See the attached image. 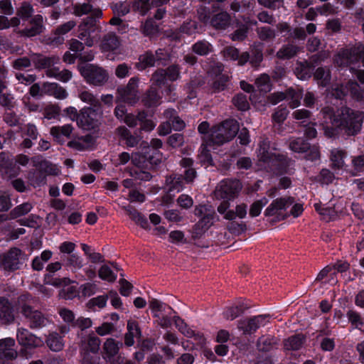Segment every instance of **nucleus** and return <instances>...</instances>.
I'll list each match as a JSON object with an SVG mask.
<instances>
[{
    "label": "nucleus",
    "instance_id": "obj_56",
    "mask_svg": "<svg viewBox=\"0 0 364 364\" xmlns=\"http://www.w3.org/2000/svg\"><path fill=\"white\" fill-rule=\"evenodd\" d=\"M79 291L76 286H65L59 292V296L65 300H72L79 296Z\"/></svg>",
    "mask_w": 364,
    "mask_h": 364
},
{
    "label": "nucleus",
    "instance_id": "obj_12",
    "mask_svg": "<svg viewBox=\"0 0 364 364\" xmlns=\"http://www.w3.org/2000/svg\"><path fill=\"white\" fill-rule=\"evenodd\" d=\"M97 113L90 107H85L80 111L77 127L85 131H91L99 127Z\"/></svg>",
    "mask_w": 364,
    "mask_h": 364
},
{
    "label": "nucleus",
    "instance_id": "obj_13",
    "mask_svg": "<svg viewBox=\"0 0 364 364\" xmlns=\"http://www.w3.org/2000/svg\"><path fill=\"white\" fill-rule=\"evenodd\" d=\"M138 83L139 78L137 77H133L129 79L126 86L117 89L120 99L124 102L134 105L138 102Z\"/></svg>",
    "mask_w": 364,
    "mask_h": 364
},
{
    "label": "nucleus",
    "instance_id": "obj_23",
    "mask_svg": "<svg viewBox=\"0 0 364 364\" xmlns=\"http://www.w3.org/2000/svg\"><path fill=\"white\" fill-rule=\"evenodd\" d=\"M0 166L1 171L9 178L15 177L18 174L19 167L16 164V161L14 159L7 157L5 159L2 156H0Z\"/></svg>",
    "mask_w": 364,
    "mask_h": 364
},
{
    "label": "nucleus",
    "instance_id": "obj_27",
    "mask_svg": "<svg viewBox=\"0 0 364 364\" xmlns=\"http://www.w3.org/2000/svg\"><path fill=\"white\" fill-rule=\"evenodd\" d=\"M219 127L229 141H231L239 132V124L235 119H226Z\"/></svg>",
    "mask_w": 364,
    "mask_h": 364
},
{
    "label": "nucleus",
    "instance_id": "obj_37",
    "mask_svg": "<svg viewBox=\"0 0 364 364\" xmlns=\"http://www.w3.org/2000/svg\"><path fill=\"white\" fill-rule=\"evenodd\" d=\"M312 75L315 80H317L318 83L323 87L327 86L331 80V71L323 67H318L314 69Z\"/></svg>",
    "mask_w": 364,
    "mask_h": 364
},
{
    "label": "nucleus",
    "instance_id": "obj_43",
    "mask_svg": "<svg viewBox=\"0 0 364 364\" xmlns=\"http://www.w3.org/2000/svg\"><path fill=\"white\" fill-rule=\"evenodd\" d=\"M132 10L141 16H146L152 9L151 0H135L132 4Z\"/></svg>",
    "mask_w": 364,
    "mask_h": 364
},
{
    "label": "nucleus",
    "instance_id": "obj_38",
    "mask_svg": "<svg viewBox=\"0 0 364 364\" xmlns=\"http://www.w3.org/2000/svg\"><path fill=\"white\" fill-rule=\"evenodd\" d=\"M298 46L293 44L284 45L277 52V57L281 60H289L297 55Z\"/></svg>",
    "mask_w": 364,
    "mask_h": 364
},
{
    "label": "nucleus",
    "instance_id": "obj_39",
    "mask_svg": "<svg viewBox=\"0 0 364 364\" xmlns=\"http://www.w3.org/2000/svg\"><path fill=\"white\" fill-rule=\"evenodd\" d=\"M28 180L33 187L37 188L46 184L47 177L38 167L34 171L29 173Z\"/></svg>",
    "mask_w": 364,
    "mask_h": 364
},
{
    "label": "nucleus",
    "instance_id": "obj_22",
    "mask_svg": "<svg viewBox=\"0 0 364 364\" xmlns=\"http://www.w3.org/2000/svg\"><path fill=\"white\" fill-rule=\"evenodd\" d=\"M315 69V65L311 61L304 60L299 61L294 69V73L296 77L302 80H309Z\"/></svg>",
    "mask_w": 364,
    "mask_h": 364
},
{
    "label": "nucleus",
    "instance_id": "obj_54",
    "mask_svg": "<svg viewBox=\"0 0 364 364\" xmlns=\"http://www.w3.org/2000/svg\"><path fill=\"white\" fill-rule=\"evenodd\" d=\"M20 311L26 318H45L41 311L34 309L31 306L26 304L21 306Z\"/></svg>",
    "mask_w": 364,
    "mask_h": 364
},
{
    "label": "nucleus",
    "instance_id": "obj_26",
    "mask_svg": "<svg viewBox=\"0 0 364 364\" xmlns=\"http://www.w3.org/2000/svg\"><path fill=\"white\" fill-rule=\"evenodd\" d=\"M155 65H156L154 62L153 52L147 50L139 56L138 62L135 63L134 68L139 71H143Z\"/></svg>",
    "mask_w": 364,
    "mask_h": 364
},
{
    "label": "nucleus",
    "instance_id": "obj_41",
    "mask_svg": "<svg viewBox=\"0 0 364 364\" xmlns=\"http://www.w3.org/2000/svg\"><path fill=\"white\" fill-rule=\"evenodd\" d=\"M259 327L257 320H240L237 328L245 335L254 333Z\"/></svg>",
    "mask_w": 364,
    "mask_h": 364
},
{
    "label": "nucleus",
    "instance_id": "obj_61",
    "mask_svg": "<svg viewBox=\"0 0 364 364\" xmlns=\"http://www.w3.org/2000/svg\"><path fill=\"white\" fill-rule=\"evenodd\" d=\"M230 80V77L225 74L215 77L213 83V88L215 92H219L225 90L228 87V82Z\"/></svg>",
    "mask_w": 364,
    "mask_h": 364
},
{
    "label": "nucleus",
    "instance_id": "obj_34",
    "mask_svg": "<svg viewBox=\"0 0 364 364\" xmlns=\"http://www.w3.org/2000/svg\"><path fill=\"white\" fill-rule=\"evenodd\" d=\"M303 334H296L284 341V348L286 350H297L301 348L305 341Z\"/></svg>",
    "mask_w": 364,
    "mask_h": 364
},
{
    "label": "nucleus",
    "instance_id": "obj_16",
    "mask_svg": "<svg viewBox=\"0 0 364 364\" xmlns=\"http://www.w3.org/2000/svg\"><path fill=\"white\" fill-rule=\"evenodd\" d=\"M31 60L35 68L38 70L48 69L60 63V58L55 55L49 56L44 55L42 53H33L31 54Z\"/></svg>",
    "mask_w": 364,
    "mask_h": 364
},
{
    "label": "nucleus",
    "instance_id": "obj_8",
    "mask_svg": "<svg viewBox=\"0 0 364 364\" xmlns=\"http://www.w3.org/2000/svg\"><path fill=\"white\" fill-rule=\"evenodd\" d=\"M17 340L18 343L23 346L19 354L22 357L28 359L32 355L31 349L38 347L41 344V341L26 328H18L17 333Z\"/></svg>",
    "mask_w": 364,
    "mask_h": 364
},
{
    "label": "nucleus",
    "instance_id": "obj_60",
    "mask_svg": "<svg viewBox=\"0 0 364 364\" xmlns=\"http://www.w3.org/2000/svg\"><path fill=\"white\" fill-rule=\"evenodd\" d=\"M100 278L107 282H114L117 279V274L106 264L102 265L98 272Z\"/></svg>",
    "mask_w": 364,
    "mask_h": 364
},
{
    "label": "nucleus",
    "instance_id": "obj_32",
    "mask_svg": "<svg viewBox=\"0 0 364 364\" xmlns=\"http://www.w3.org/2000/svg\"><path fill=\"white\" fill-rule=\"evenodd\" d=\"M117 132L121 141H124L127 146L134 147L138 144L139 141L138 137L132 135L131 132L126 127H119L117 129Z\"/></svg>",
    "mask_w": 364,
    "mask_h": 364
},
{
    "label": "nucleus",
    "instance_id": "obj_47",
    "mask_svg": "<svg viewBox=\"0 0 364 364\" xmlns=\"http://www.w3.org/2000/svg\"><path fill=\"white\" fill-rule=\"evenodd\" d=\"M234 106L240 111L245 112L250 109V104L245 94L240 92L235 95L232 100Z\"/></svg>",
    "mask_w": 364,
    "mask_h": 364
},
{
    "label": "nucleus",
    "instance_id": "obj_31",
    "mask_svg": "<svg viewBox=\"0 0 364 364\" xmlns=\"http://www.w3.org/2000/svg\"><path fill=\"white\" fill-rule=\"evenodd\" d=\"M279 341L273 336L260 337L257 341V348L259 351L268 352L275 348L278 345Z\"/></svg>",
    "mask_w": 364,
    "mask_h": 364
},
{
    "label": "nucleus",
    "instance_id": "obj_63",
    "mask_svg": "<svg viewBox=\"0 0 364 364\" xmlns=\"http://www.w3.org/2000/svg\"><path fill=\"white\" fill-rule=\"evenodd\" d=\"M176 327L184 336L191 338L195 336V331L184 321V320H174Z\"/></svg>",
    "mask_w": 364,
    "mask_h": 364
},
{
    "label": "nucleus",
    "instance_id": "obj_4",
    "mask_svg": "<svg viewBox=\"0 0 364 364\" xmlns=\"http://www.w3.org/2000/svg\"><path fill=\"white\" fill-rule=\"evenodd\" d=\"M260 161L267 164L271 170L278 176L289 173L293 161L287 154H277L264 149L260 154Z\"/></svg>",
    "mask_w": 364,
    "mask_h": 364
},
{
    "label": "nucleus",
    "instance_id": "obj_52",
    "mask_svg": "<svg viewBox=\"0 0 364 364\" xmlns=\"http://www.w3.org/2000/svg\"><path fill=\"white\" fill-rule=\"evenodd\" d=\"M39 168L43 171V173L47 176H58L60 170L57 167L55 164H53L50 161L44 160L39 163L38 166Z\"/></svg>",
    "mask_w": 364,
    "mask_h": 364
},
{
    "label": "nucleus",
    "instance_id": "obj_59",
    "mask_svg": "<svg viewBox=\"0 0 364 364\" xmlns=\"http://www.w3.org/2000/svg\"><path fill=\"white\" fill-rule=\"evenodd\" d=\"M65 265L68 267H74L75 269H80L83 266L82 259L77 254L69 255L65 259H63Z\"/></svg>",
    "mask_w": 364,
    "mask_h": 364
},
{
    "label": "nucleus",
    "instance_id": "obj_1",
    "mask_svg": "<svg viewBox=\"0 0 364 364\" xmlns=\"http://www.w3.org/2000/svg\"><path fill=\"white\" fill-rule=\"evenodd\" d=\"M323 121L321 124L324 136L328 139L338 138L343 132L348 136H355L362 127L363 113L347 106L336 111L330 106L321 110Z\"/></svg>",
    "mask_w": 364,
    "mask_h": 364
},
{
    "label": "nucleus",
    "instance_id": "obj_18",
    "mask_svg": "<svg viewBox=\"0 0 364 364\" xmlns=\"http://www.w3.org/2000/svg\"><path fill=\"white\" fill-rule=\"evenodd\" d=\"M43 21V19L41 15L34 16L30 20L31 27L25 28L20 31L21 36L31 38L40 35L44 29Z\"/></svg>",
    "mask_w": 364,
    "mask_h": 364
},
{
    "label": "nucleus",
    "instance_id": "obj_46",
    "mask_svg": "<svg viewBox=\"0 0 364 364\" xmlns=\"http://www.w3.org/2000/svg\"><path fill=\"white\" fill-rule=\"evenodd\" d=\"M249 31L245 25L237 21L236 29L230 34V38L233 41H242L247 38Z\"/></svg>",
    "mask_w": 364,
    "mask_h": 364
},
{
    "label": "nucleus",
    "instance_id": "obj_7",
    "mask_svg": "<svg viewBox=\"0 0 364 364\" xmlns=\"http://www.w3.org/2000/svg\"><path fill=\"white\" fill-rule=\"evenodd\" d=\"M294 198L286 196L277 198L272 200L269 205L265 209L264 215L265 217L275 216L276 221L286 220L289 215L282 213L281 210H286L290 205L294 203Z\"/></svg>",
    "mask_w": 364,
    "mask_h": 364
},
{
    "label": "nucleus",
    "instance_id": "obj_10",
    "mask_svg": "<svg viewBox=\"0 0 364 364\" xmlns=\"http://www.w3.org/2000/svg\"><path fill=\"white\" fill-rule=\"evenodd\" d=\"M303 97L301 90H295L292 87L288 88L285 92H278L271 94L269 100L272 105L285 100L288 102L291 109L298 107L301 105V100Z\"/></svg>",
    "mask_w": 364,
    "mask_h": 364
},
{
    "label": "nucleus",
    "instance_id": "obj_44",
    "mask_svg": "<svg viewBox=\"0 0 364 364\" xmlns=\"http://www.w3.org/2000/svg\"><path fill=\"white\" fill-rule=\"evenodd\" d=\"M0 318H15L13 306L7 298L0 296Z\"/></svg>",
    "mask_w": 364,
    "mask_h": 364
},
{
    "label": "nucleus",
    "instance_id": "obj_5",
    "mask_svg": "<svg viewBox=\"0 0 364 364\" xmlns=\"http://www.w3.org/2000/svg\"><path fill=\"white\" fill-rule=\"evenodd\" d=\"M252 305L250 301L240 298L231 306L227 307L223 311L224 318H237L242 316L243 318H271L273 314H262L258 315L249 316L251 313Z\"/></svg>",
    "mask_w": 364,
    "mask_h": 364
},
{
    "label": "nucleus",
    "instance_id": "obj_9",
    "mask_svg": "<svg viewBox=\"0 0 364 364\" xmlns=\"http://www.w3.org/2000/svg\"><path fill=\"white\" fill-rule=\"evenodd\" d=\"M290 149L296 153L305 154V159L314 161L320 158V151L316 145H311L307 139L298 137L290 142Z\"/></svg>",
    "mask_w": 364,
    "mask_h": 364
},
{
    "label": "nucleus",
    "instance_id": "obj_6",
    "mask_svg": "<svg viewBox=\"0 0 364 364\" xmlns=\"http://www.w3.org/2000/svg\"><path fill=\"white\" fill-rule=\"evenodd\" d=\"M80 75L85 81L95 86H102L108 80L107 72L101 67L93 64H86L78 68Z\"/></svg>",
    "mask_w": 364,
    "mask_h": 364
},
{
    "label": "nucleus",
    "instance_id": "obj_49",
    "mask_svg": "<svg viewBox=\"0 0 364 364\" xmlns=\"http://www.w3.org/2000/svg\"><path fill=\"white\" fill-rule=\"evenodd\" d=\"M107 299L108 296L105 294L92 298L87 303V307L90 311H95L96 308L102 309L106 306Z\"/></svg>",
    "mask_w": 364,
    "mask_h": 364
},
{
    "label": "nucleus",
    "instance_id": "obj_29",
    "mask_svg": "<svg viewBox=\"0 0 364 364\" xmlns=\"http://www.w3.org/2000/svg\"><path fill=\"white\" fill-rule=\"evenodd\" d=\"M73 127L71 124H67L63 126H55L50 129V134L58 141H63V137L69 138Z\"/></svg>",
    "mask_w": 364,
    "mask_h": 364
},
{
    "label": "nucleus",
    "instance_id": "obj_11",
    "mask_svg": "<svg viewBox=\"0 0 364 364\" xmlns=\"http://www.w3.org/2000/svg\"><path fill=\"white\" fill-rule=\"evenodd\" d=\"M149 308L154 318H181L169 305L155 298L149 297Z\"/></svg>",
    "mask_w": 364,
    "mask_h": 364
},
{
    "label": "nucleus",
    "instance_id": "obj_28",
    "mask_svg": "<svg viewBox=\"0 0 364 364\" xmlns=\"http://www.w3.org/2000/svg\"><path fill=\"white\" fill-rule=\"evenodd\" d=\"M123 346V343L120 341H117L112 338H107L103 344V353L109 358H112L117 355L119 349Z\"/></svg>",
    "mask_w": 364,
    "mask_h": 364
},
{
    "label": "nucleus",
    "instance_id": "obj_35",
    "mask_svg": "<svg viewBox=\"0 0 364 364\" xmlns=\"http://www.w3.org/2000/svg\"><path fill=\"white\" fill-rule=\"evenodd\" d=\"M119 40L114 33H108L103 37L102 41V48L105 51H114L119 46Z\"/></svg>",
    "mask_w": 364,
    "mask_h": 364
},
{
    "label": "nucleus",
    "instance_id": "obj_51",
    "mask_svg": "<svg viewBox=\"0 0 364 364\" xmlns=\"http://www.w3.org/2000/svg\"><path fill=\"white\" fill-rule=\"evenodd\" d=\"M269 200L266 197H263L259 200L253 202L250 208L249 214L250 217L255 218L260 215L262 208L268 203Z\"/></svg>",
    "mask_w": 364,
    "mask_h": 364
},
{
    "label": "nucleus",
    "instance_id": "obj_48",
    "mask_svg": "<svg viewBox=\"0 0 364 364\" xmlns=\"http://www.w3.org/2000/svg\"><path fill=\"white\" fill-rule=\"evenodd\" d=\"M346 152L343 150L333 149L331 153V161L332 162V168L340 169L343 166L344 158Z\"/></svg>",
    "mask_w": 364,
    "mask_h": 364
},
{
    "label": "nucleus",
    "instance_id": "obj_36",
    "mask_svg": "<svg viewBox=\"0 0 364 364\" xmlns=\"http://www.w3.org/2000/svg\"><path fill=\"white\" fill-rule=\"evenodd\" d=\"M255 6L254 0H233L230 9L234 12H248L252 11Z\"/></svg>",
    "mask_w": 364,
    "mask_h": 364
},
{
    "label": "nucleus",
    "instance_id": "obj_20",
    "mask_svg": "<svg viewBox=\"0 0 364 364\" xmlns=\"http://www.w3.org/2000/svg\"><path fill=\"white\" fill-rule=\"evenodd\" d=\"M15 341L11 338H6L0 340V360L11 359L14 360L18 357V353L14 347Z\"/></svg>",
    "mask_w": 364,
    "mask_h": 364
},
{
    "label": "nucleus",
    "instance_id": "obj_17",
    "mask_svg": "<svg viewBox=\"0 0 364 364\" xmlns=\"http://www.w3.org/2000/svg\"><path fill=\"white\" fill-rule=\"evenodd\" d=\"M358 87V83L352 80L346 84H335L331 87V95L337 100H343L349 92L355 94Z\"/></svg>",
    "mask_w": 364,
    "mask_h": 364
},
{
    "label": "nucleus",
    "instance_id": "obj_40",
    "mask_svg": "<svg viewBox=\"0 0 364 364\" xmlns=\"http://www.w3.org/2000/svg\"><path fill=\"white\" fill-rule=\"evenodd\" d=\"M46 75L50 77H55L63 82H68L73 76L72 72L69 70L64 69L60 71L59 68L55 67L47 70Z\"/></svg>",
    "mask_w": 364,
    "mask_h": 364
},
{
    "label": "nucleus",
    "instance_id": "obj_53",
    "mask_svg": "<svg viewBox=\"0 0 364 364\" xmlns=\"http://www.w3.org/2000/svg\"><path fill=\"white\" fill-rule=\"evenodd\" d=\"M192 50L199 55H207L212 51V46L207 41H198L192 46Z\"/></svg>",
    "mask_w": 364,
    "mask_h": 364
},
{
    "label": "nucleus",
    "instance_id": "obj_64",
    "mask_svg": "<svg viewBox=\"0 0 364 364\" xmlns=\"http://www.w3.org/2000/svg\"><path fill=\"white\" fill-rule=\"evenodd\" d=\"M31 56L29 58L28 57H21L18 58L16 60H14L12 63V67L17 70H23L24 69H26L31 65Z\"/></svg>",
    "mask_w": 364,
    "mask_h": 364
},
{
    "label": "nucleus",
    "instance_id": "obj_30",
    "mask_svg": "<svg viewBox=\"0 0 364 364\" xmlns=\"http://www.w3.org/2000/svg\"><path fill=\"white\" fill-rule=\"evenodd\" d=\"M206 137V144L208 146H220L230 141L228 139H226V136L223 132H221V128L220 127H218L215 130H211L210 134Z\"/></svg>",
    "mask_w": 364,
    "mask_h": 364
},
{
    "label": "nucleus",
    "instance_id": "obj_3",
    "mask_svg": "<svg viewBox=\"0 0 364 364\" xmlns=\"http://www.w3.org/2000/svg\"><path fill=\"white\" fill-rule=\"evenodd\" d=\"M163 145L160 139L154 138L151 140L150 144L144 146L141 152L132 156L134 164L139 166L141 164H149L154 168L162 161V153L159 150Z\"/></svg>",
    "mask_w": 364,
    "mask_h": 364
},
{
    "label": "nucleus",
    "instance_id": "obj_24",
    "mask_svg": "<svg viewBox=\"0 0 364 364\" xmlns=\"http://www.w3.org/2000/svg\"><path fill=\"white\" fill-rule=\"evenodd\" d=\"M230 16L226 11H221L212 16L210 25L216 29H225L230 23Z\"/></svg>",
    "mask_w": 364,
    "mask_h": 364
},
{
    "label": "nucleus",
    "instance_id": "obj_25",
    "mask_svg": "<svg viewBox=\"0 0 364 364\" xmlns=\"http://www.w3.org/2000/svg\"><path fill=\"white\" fill-rule=\"evenodd\" d=\"M45 93L53 95L55 98L63 100L68 96L67 91L56 82H45L43 85Z\"/></svg>",
    "mask_w": 364,
    "mask_h": 364
},
{
    "label": "nucleus",
    "instance_id": "obj_14",
    "mask_svg": "<svg viewBox=\"0 0 364 364\" xmlns=\"http://www.w3.org/2000/svg\"><path fill=\"white\" fill-rule=\"evenodd\" d=\"M22 251L18 247H12L7 252L0 255V262L6 270L15 271L21 265L20 257Z\"/></svg>",
    "mask_w": 364,
    "mask_h": 364
},
{
    "label": "nucleus",
    "instance_id": "obj_55",
    "mask_svg": "<svg viewBox=\"0 0 364 364\" xmlns=\"http://www.w3.org/2000/svg\"><path fill=\"white\" fill-rule=\"evenodd\" d=\"M230 207V203L228 200H224L218 206L217 210L221 214L224 215V218L228 220H232L235 219V213L232 210H228Z\"/></svg>",
    "mask_w": 364,
    "mask_h": 364
},
{
    "label": "nucleus",
    "instance_id": "obj_2",
    "mask_svg": "<svg viewBox=\"0 0 364 364\" xmlns=\"http://www.w3.org/2000/svg\"><path fill=\"white\" fill-rule=\"evenodd\" d=\"M224 58L227 60L237 62L239 66H243L249 63L252 68H258L263 60L262 48L259 46H254L248 51L240 52L234 46H227L223 50Z\"/></svg>",
    "mask_w": 364,
    "mask_h": 364
},
{
    "label": "nucleus",
    "instance_id": "obj_57",
    "mask_svg": "<svg viewBox=\"0 0 364 364\" xmlns=\"http://www.w3.org/2000/svg\"><path fill=\"white\" fill-rule=\"evenodd\" d=\"M289 110L284 104L280 105L272 114V120L278 124L282 123L289 114Z\"/></svg>",
    "mask_w": 364,
    "mask_h": 364
},
{
    "label": "nucleus",
    "instance_id": "obj_50",
    "mask_svg": "<svg viewBox=\"0 0 364 364\" xmlns=\"http://www.w3.org/2000/svg\"><path fill=\"white\" fill-rule=\"evenodd\" d=\"M46 343L51 350L56 352L62 350L64 346L62 338L57 333L50 334Z\"/></svg>",
    "mask_w": 364,
    "mask_h": 364
},
{
    "label": "nucleus",
    "instance_id": "obj_45",
    "mask_svg": "<svg viewBox=\"0 0 364 364\" xmlns=\"http://www.w3.org/2000/svg\"><path fill=\"white\" fill-rule=\"evenodd\" d=\"M31 209L32 205L30 203H23L18 205L9 212V220H14L19 217L26 215L31 210Z\"/></svg>",
    "mask_w": 364,
    "mask_h": 364
},
{
    "label": "nucleus",
    "instance_id": "obj_21",
    "mask_svg": "<svg viewBox=\"0 0 364 364\" xmlns=\"http://www.w3.org/2000/svg\"><path fill=\"white\" fill-rule=\"evenodd\" d=\"M215 213L204 215L193 226L194 237L198 238L208 230L214 223Z\"/></svg>",
    "mask_w": 364,
    "mask_h": 364
},
{
    "label": "nucleus",
    "instance_id": "obj_58",
    "mask_svg": "<svg viewBox=\"0 0 364 364\" xmlns=\"http://www.w3.org/2000/svg\"><path fill=\"white\" fill-rule=\"evenodd\" d=\"M33 11V6L29 3L24 1L17 9L16 15L22 20L26 21L31 17Z\"/></svg>",
    "mask_w": 364,
    "mask_h": 364
},
{
    "label": "nucleus",
    "instance_id": "obj_19",
    "mask_svg": "<svg viewBox=\"0 0 364 364\" xmlns=\"http://www.w3.org/2000/svg\"><path fill=\"white\" fill-rule=\"evenodd\" d=\"M161 98L159 90L151 87L142 95L141 102L147 108L156 107L161 104Z\"/></svg>",
    "mask_w": 364,
    "mask_h": 364
},
{
    "label": "nucleus",
    "instance_id": "obj_62",
    "mask_svg": "<svg viewBox=\"0 0 364 364\" xmlns=\"http://www.w3.org/2000/svg\"><path fill=\"white\" fill-rule=\"evenodd\" d=\"M259 38L262 41H268L275 38V31L269 26H262L257 29Z\"/></svg>",
    "mask_w": 364,
    "mask_h": 364
},
{
    "label": "nucleus",
    "instance_id": "obj_15",
    "mask_svg": "<svg viewBox=\"0 0 364 364\" xmlns=\"http://www.w3.org/2000/svg\"><path fill=\"white\" fill-rule=\"evenodd\" d=\"M240 191L239 182L230 179L223 180L217 190V196L223 200H230L236 198Z\"/></svg>",
    "mask_w": 364,
    "mask_h": 364
},
{
    "label": "nucleus",
    "instance_id": "obj_33",
    "mask_svg": "<svg viewBox=\"0 0 364 364\" xmlns=\"http://www.w3.org/2000/svg\"><path fill=\"white\" fill-rule=\"evenodd\" d=\"M183 177L179 173H172L166 178V183L169 186V191H177L180 192L182 191L186 181L183 179Z\"/></svg>",
    "mask_w": 364,
    "mask_h": 364
},
{
    "label": "nucleus",
    "instance_id": "obj_42",
    "mask_svg": "<svg viewBox=\"0 0 364 364\" xmlns=\"http://www.w3.org/2000/svg\"><path fill=\"white\" fill-rule=\"evenodd\" d=\"M165 115L169 119L172 128L176 131H181L185 127V122L177 115L174 109H168Z\"/></svg>",
    "mask_w": 364,
    "mask_h": 364
}]
</instances>
